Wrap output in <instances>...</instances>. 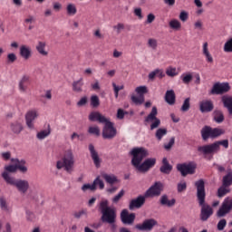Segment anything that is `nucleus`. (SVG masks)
I'll return each mask as SVG.
<instances>
[{
	"label": "nucleus",
	"instance_id": "obj_1",
	"mask_svg": "<svg viewBox=\"0 0 232 232\" xmlns=\"http://www.w3.org/2000/svg\"><path fill=\"white\" fill-rule=\"evenodd\" d=\"M130 155H132L131 164L138 169V171H149L150 168H153V166L157 164V159L155 158H149L142 162V160L150 155L148 150L143 147L132 149ZM140 162L142 163L140 164Z\"/></svg>",
	"mask_w": 232,
	"mask_h": 232
},
{
	"label": "nucleus",
	"instance_id": "obj_2",
	"mask_svg": "<svg viewBox=\"0 0 232 232\" xmlns=\"http://www.w3.org/2000/svg\"><path fill=\"white\" fill-rule=\"evenodd\" d=\"M197 188V197L199 206H201L200 220L206 222L211 215H213V208L209 205H206V187L204 185V179H199L195 182Z\"/></svg>",
	"mask_w": 232,
	"mask_h": 232
},
{
	"label": "nucleus",
	"instance_id": "obj_3",
	"mask_svg": "<svg viewBox=\"0 0 232 232\" xmlns=\"http://www.w3.org/2000/svg\"><path fill=\"white\" fill-rule=\"evenodd\" d=\"M98 210L102 215L101 220L104 224H111V226L117 220V210L110 207L108 199H102L99 203Z\"/></svg>",
	"mask_w": 232,
	"mask_h": 232
},
{
	"label": "nucleus",
	"instance_id": "obj_4",
	"mask_svg": "<svg viewBox=\"0 0 232 232\" xmlns=\"http://www.w3.org/2000/svg\"><path fill=\"white\" fill-rule=\"evenodd\" d=\"M220 146H223L226 150L229 148V141L227 140H218L214 143L202 145L198 147V151L200 155H215L220 151Z\"/></svg>",
	"mask_w": 232,
	"mask_h": 232
},
{
	"label": "nucleus",
	"instance_id": "obj_5",
	"mask_svg": "<svg viewBox=\"0 0 232 232\" xmlns=\"http://www.w3.org/2000/svg\"><path fill=\"white\" fill-rule=\"evenodd\" d=\"M2 177L7 184L14 186L17 191L23 195L27 193L28 189H30V182L26 179H15L14 177H11L10 174H7V172H3Z\"/></svg>",
	"mask_w": 232,
	"mask_h": 232
},
{
	"label": "nucleus",
	"instance_id": "obj_6",
	"mask_svg": "<svg viewBox=\"0 0 232 232\" xmlns=\"http://www.w3.org/2000/svg\"><path fill=\"white\" fill-rule=\"evenodd\" d=\"M73 166H75V158L72 150H66L62 160L56 162L57 169H63L64 168L67 173L73 172Z\"/></svg>",
	"mask_w": 232,
	"mask_h": 232
},
{
	"label": "nucleus",
	"instance_id": "obj_7",
	"mask_svg": "<svg viewBox=\"0 0 232 232\" xmlns=\"http://www.w3.org/2000/svg\"><path fill=\"white\" fill-rule=\"evenodd\" d=\"M226 130L219 128H211L210 126H204L201 129V137L203 140H208V139H217L220 135H224Z\"/></svg>",
	"mask_w": 232,
	"mask_h": 232
},
{
	"label": "nucleus",
	"instance_id": "obj_8",
	"mask_svg": "<svg viewBox=\"0 0 232 232\" xmlns=\"http://www.w3.org/2000/svg\"><path fill=\"white\" fill-rule=\"evenodd\" d=\"M163 188L164 185H162L161 182L157 181L149 189L146 190L144 195L145 197H147V198L159 197L160 196V193H162Z\"/></svg>",
	"mask_w": 232,
	"mask_h": 232
},
{
	"label": "nucleus",
	"instance_id": "obj_9",
	"mask_svg": "<svg viewBox=\"0 0 232 232\" xmlns=\"http://www.w3.org/2000/svg\"><path fill=\"white\" fill-rule=\"evenodd\" d=\"M104 127L102 130V137L103 139H113L115 135H117V130L113 128V123L107 120L104 123Z\"/></svg>",
	"mask_w": 232,
	"mask_h": 232
},
{
	"label": "nucleus",
	"instance_id": "obj_10",
	"mask_svg": "<svg viewBox=\"0 0 232 232\" xmlns=\"http://www.w3.org/2000/svg\"><path fill=\"white\" fill-rule=\"evenodd\" d=\"M231 90V86L227 82H217L213 85L210 93L211 95H222V93H227Z\"/></svg>",
	"mask_w": 232,
	"mask_h": 232
},
{
	"label": "nucleus",
	"instance_id": "obj_11",
	"mask_svg": "<svg viewBox=\"0 0 232 232\" xmlns=\"http://www.w3.org/2000/svg\"><path fill=\"white\" fill-rule=\"evenodd\" d=\"M177 169L181 173L182 177H186V175H193V173H195L197 165L195 163L178 164Z\"/></svg>",
	"mask_w": 232,
	"mask_h": 232
},
{
	"label": "nucleus",
	"instance_id": "obj_12",
	"mask_svg": "<svg viewBox=\"0 0 232 232\" xmlns=\"http://www.w3.org/2000/svg\"><path fill=\"white\" fill-rule=\"evenodd\" d=\"M157 107H152L150 113L145 118V122H152L150 130H155L160 126V120L157 118Z\"/></svg>",
	"mask_w": 232,
	"mask_h": 232
},
{
	"label": "nucleus",
	"instance_id": "obj_13",
	"mask_svg": "<svg viewBox=\"0 0 232 232\" xmlns=\"http://www.w3.org/2000/svg\"><path fill=\"white\" fill-rule=\"evenodd\" d=\"M232 209V198H226L222 203V206L218 210V217H226Z\"/></svg>",
	"mask_w": 232,
	"mask_h": 232
},
{
	"label": "nucleus",
	"instance_id": "obj_14",
	"mask_svg": "<svg viewBox=\"0 0 232 232\" xmlns=\"http://www.w3.org/2000/svg\"><path fill=\"white\" fill-rule=\"evenodd\" d=\"M39 117V111L37 110H31L25 114V122L29 130H34V121Z\"/></svg>",
	"mask_w": 232,
	"mask_h": 232
},
{
	"label": "nucleus",
	"instance_id": "obj_15",
	"mask_svg": "<svg viewBox=\"0 0 232 232\" xmlns=\"http://www.w3.org/2000/svg\"><path fill=\"white\" fill-rule=\"evenodd\" d=\"M157 224V220L150 218L144 220L142 224L136 225L135 227L136 229H139V231H151Z\"/></svg>",
	"mask_w": 232,
	"mask_h": 232
},
{
	"label": "nucleus",
	"instance_id": "obj_16",
	"mask_svg": "<svg viewBox=\"0 0 232 232\" xmlns=\"http://www.w3.org/2000/svg\"><path fill=\"white\" fill-rule=\"evenodd\" d=\"M121 220L122 224L131 226L135 222V213H129L128 209H123L121 213Z\"/></svg>",
	"mask_w": 232,
	"mask_h": 232
},
{
	"label": "nucleus",
	"instance_id": "obj_17",
	"mask_svg": "<svg viewBox=\"0 0 232 232\" xmlns=\"http://www.w3.org/2000/svg\"><path fill=\"white\" fill-rule=\"evenodd\" d=\"M146 195L144 196H139L137 198L132 199L130 202L129 208L130 209H139V208H142L144 206V203L146 202Z\"/></svg>",
	"mask_w": 232,
	"mask_h": 232
},
{
	"label": "nucleus",
	"instance_id": "obj_18",
	"mask_svg": "<svg viewBox=\"0 0 232 232\" xmlns=\"http://www.w3.org/2000/svg\"><path fill=\"white\" fill-rule=\"evenodd\" d=\"M28 86H30V76L24 75L18 83V90L21 93H26Z\"/></svg>",
	"mask_w": 232,
	"mask_h": 232
},
{
	"label": "nucleus",
	"instance_id": "obj_19",
	"mask_svg": "<svg viewBox=\"0 0 232 232\" xmlns=\"http://www.w3.org/2000/svg\"><path fill=\"white\" fill-rule=\"evenodd\" d=\"M89 151L91 153L92 160L96 168H101V158L99 157V152L95 150L93 144L89 145Z\"/></svg>",
	"mask_w": 232,
	"mask_h": 232
},
{
	"label": "nucleus",
	"instance_id": "obj_20",
	"mask_svg": "<svg viewBox=\"0 0 232 232\" xmlns=\"http://www.w3.org/2000/svg\"><path fill=\"white\" fill-rule=\"evenodd\" d=\"M89 121L92 122H100L101 124H104L108 122V118H105L104 115L101 114L99 111L91 112L89 115Z\"/></svg>",
	"mask_w": 232,
	"mask_h": 232
},
{
	"label": "nucleus",
	"instance_id": "obj_21",
	"mask_svg": "<svg viewBox=\"0 0 232 232\" xmlns=\"http://www.w3.org/2000/svg\"><path fill=\"white\" fill-rule=\"evenodd\" d=\"M213 102L211 100H204L199 103V110L201 113H209V111H213Z\"/></svg>",
	"mask_w": 232,
	"mask_h": 232
},
{
	"label": "nucleus",
	"instance_id": "obj_22",
	"mask_svg": "<svg viewBox=\"0 0 232 232\" xmlns=\"http://www.w3.org/2000/svg\"><path fill=\"white\" fill-rule=\"evenodd\" d=\"M20 56L24 61H28L30 57H32V48L28 45H21L20 46Z\"/></svg>",
	"mask_w": 232,
	"mask_h": 232
},
{
	"label": "nucleus",
	"instance_id": "obj_23",
	"mask_svg": "<svg viewBox=\"0 0 232 232\" xmlns=\"http://www.w3.org/2000/svg\"><path fill=\"white\" fill-rule=\"evenodd\" d=\"M35 49L38 52V53L43 57H48V50H46V42L38 41Z\"/></svg>",
	"mask_w": 232,
	"mask_h": 232
},
{
	"label": "nucleus",
	"instance_id": "obj_24",
	"mask_svg": "<svg viewBox=\"0 0 232 232\" xmlns=\"http://www.w3.org/2000/svg\"><path fill=\"white\" fill-rule=\"evenodd\" d=\"M202 54L204 55L207 63H213V55L209 52V44L208 42L203 43Z\"/></svg>",
	"mask_w": 232,
	"mask_h": 232
},
{
	"label": "nucleus",
	"instance_id": "obj_25",
	"mask_svg": "<svg viewBox=\"0 0 232 232\" xmlns=\"http://www.w3.org/2000/svg\"><path fill=\"white\" fill-rule=\"evenodd\" d=\"M171 169H173V166L169 164L168 158H163L162 166L160 167V171H161V173H165V175H169L171 173Z\"/></svg>",
	"mask_w": 232,
	"mask_h": 232
},
{
	"label": "nucleus",
	"instance_id": "obj_26",
	"mask_svg": "<svg viewBox=\"0 0 232 232\" xmlns=\"http://www.w3.org/2000/svg\"><path fill=\"white\" fill-rule=\"evenodd\" d=\"M221 101L224 104V107L227 108L229 114L232 115V96L224 95L222 96Z\"/></svg>",
	"mask_w": 232,
	"mask_h": 232
},
{
	"label": "nucleus",
	"instance_id": "obj_27",
	"mask_svg": "<svg viewBox=\"0 0 232 232\" xmlns=\"http://www.w3.org/2000/svg\"><path fill=\"white\" fill-rule=\"evenodd\" d=\"M176 96H175V91L169 90L167 91L165 93V102L169 104V106H173L175 104Z\"/></svg>",
	"mask_w": 232,
	"mask_h": 232
},
{
	"label": "nucleus",
	"instance_id": "obj_28",
	"mask_svg": "<svg viewBox=\"0 0 232 232\" xmlns=\"http://www.w3.org/2000/svg\"><path fill=\"white\" fill-rule=\"evenodd\" d=\"M102 179H104L105 182H107V184H117V182H119V179H117V176L113 175V174H106V173H102Z\"/></svg>",
	"mask_w": 232,
	"mask_h": 232
},
{
	"label": "nucleus",
	"instance_id": "obj_29",
	"mask_svg": "<svg viewBox=\"0 0 232 232\" xmlns=\"http://www.w3.org/2000/svg\"><path fill=\"white\" fill-rule=\"evenodd\" d=\"M175 198L169 199L167 195H163L160 198V204L161 206H167L168 208H173L175 206Z\"/></svg>",
	"mask_w": 232,
	"mask_h": 232
},
{
	"label": "nucleus",
	"instance_id": "obj_30",
	"mask_svg": "<svg viewBox=\"0 0 232 232\" xmlns=\"http://www.w3.org/2000/svg\"><path fill=\"white\" fill-rule=\"evenodd\" d=\"M82 86H84V82H82V78H80L78 81H74L72 82V92H76L77 93H81V92H82Z\"/></svg>",
	"mask_w": 232,
	"mask_h": 232
},
{
	"label": "nucleus",
	"instance_id": "obj_31",
	"mask_svg": "<svg viewBox=\"0 0 232 232\" xmlns=\"http://www.w3.org/2000/svg\"><path fill=\"white\" fill-rule=\"evenodd\" d=\"M50 133H52V130L50 129V125H48L46 130H43L37 132L36 139H38V140H44V139H46Z\"/></svg>",
	"mask_w": 232,
	"mask_h": 232
},
{
	"label": "nucleus",
	"instance_id": "obj_32",
	"mask_svg": "<svg viewBox=\"0 0 232 232\" xmlns=\"http://www.w3.org/2000/svg\"><path fill=\"white\" fill-rule=\"evenodd\" d=\"M169 28H171V30H175L176 32H179V30L182 28V24H180V21L177 19H172L169 21Z\"/></svg>",
	"mask_w": 232,
	"mask_h": 232
},
{
	"label": "nucleus",
	"instance_id": "obj_33",
	"mask_svg": "<svg viewBox=\"0 0 232 232\" xmlns=\"http://www.w3.org/2000/svg\"><path fill=\"white\" fill-rule=\"evenodd\" d=\"M179 79L182 81L183 84H189L193 81V74L191 72H184L179 76Z\"/></svg>",
	"mask_w": 232,
	"mask_h": 232
},
{
	"label": "nucleus",
	"instance_id": "obj_34",
	"mask_svg": "<svg viewBox=\"0 0 232 232\" xmlns=\"http://www.w3.org/2000/svg\"><path fill=\"white\" fill-rule=\"evenodd\" d=\"M130 100L132 101V102L134 104H136V106H140L141 104H144V95H134L132 94L130 96Z\"/></svg>",
	"mask_w": 232,
	"mask_h": 232
},
{
	"label": "nucleus",
	"instance_id": "obj_35",
	"mask_svg": "<svg viewBox=\"0 0 232 232\" xmlns=\"http://www.w3.org/2000/svg\"><path fill=\"white\" fill-rule=\"evenodd\" d=\"M213 115L215 122H217L218 124L224 122V113L222 112V111H214Z\"/></svg>",
	"mask_w": 232,
	"mask_h": 232
},
{
	"label": "nucleus",
	"instance_id": "obj_36",
	"mask_svg": "<svg viewBox=\"0 0 232 232\" xmlns=\"http://www.w3.org/2000/svg\"><path fill=\"white\" fill-rule=\"evenodd\" d=\"M11 130L15 135H19L23 131V125L19 122H14L11 124Z\"/></svg>",
	"mask_w": 232,
	"mask_h": 232
},
{
	"label": "nucleus",
	"instance_id": "obj_37",
	"mask_svg": "<svg viewBox=\"0 0 232 232\" xmlns=\"http://www.w3.org/2000/svg\"><path fill=\"white\" fill-rule=\"evenodd\" d=\"M12 162H14V165L5 166L4 173H15V171H17V161H15V160L13 159Z\"/></svg>",
	"mask_w": 232,
	"mask_h": 232
},
{
	"label": "nucleus",
	"instance_id": "obj_38",
	"mask_svg": "<svg viewBox=\"0 0 232 232\" xmlns=\"http://www.w3.org/2000/svg\"><path fill=\"white\" fill-rule=\"evenodd\" d=\"M14 162H16V168L17 169H19V171H21V173H26V171H28V168H26V166H24L25 161L24 160H19L17 159L14 160Z\"/></svg>",
	"mask_w": 232,
	"mask_h": 232
},
{
	"label": "nucleus",
	"instance_id": "obj_39",
	"mask_svg": "<svg viewBox=\"0 0 232 232\" xmlns=\"http://www.w3.org/2000/svg\"><path fill=\"white\" fill-rule=\"evenodd\" d=\"M166 135H168V130L160 128L156 130L155 137L157 140H162V139L166 137Z\"/></svg>",
	"mask_w": 232,
	"mask_h": 232
},
{
	"label": "nucleus",
	"instance_id": "obj_40",
	"mask_svg": "<svg viewBox=\"0 0 232 232\" xmlns=\"http://www.w3.org/2000/svg\"><path fill=\"white\" fill-rule=\"evenodd\" d=\"M232 184V171L229 170L226 176L223 177V186L229 188Z\"/></svg>",
	"mask_w": 232,
	"mask_h": 232
},
{
	"label": "nucleus",
	"instance_id": "obj_41",
	"mask_svg": "<svg viewBox=\"0 0 232 232\" xmlns=\"http://www.w3.org/2000/svg\"><path fill=\"white\" fill-rule=\"evenodd\" d=\"M68 15H75L77 14V7L75 4L70 3L66 6Z\"/></svg>",
	"mask_w": 232,
	"mask_h": 232
},
{
	"label": "nucleus",
	"instance_id": "obj_42",
	"mask_svg": "<svg viewBox=\"0 0 232 232\" xmlns=\"http://www.w3.org/2000/svg\"><path fill=\"white\" fill-rule=\"evenodd\" d=\"M147 46L150 48V50H157L159 47V42L155 38H150L147 42Z\"/></svg>",
	"mask_w": 232,
	"mask_h": 232
},
{
	"label": "nucleus",
	"instance_id": "obj_43",
	"mask_svg": "<svg viewBox=\"0 0 232 232\" xmlns=\"http://www.w3.org/2000/svg\"><path fill=\"white\" fill-rule=\"evenodd\" d=\"M229 193V188L227 186L222 185L218 189V197L222 198L225 197V195H227Z\"/></svg>",
	"mask_w": 232,
	"mask_h": 232
},
{
	"label": "nucleus",
	"instance_id": "obj_44",
	"mask_svg": "<svg viewBox=\"0 0 232 232\" xmlns=\"http://www.w3.org/2000/svg\"><path fill=\"white\" fill-rule=\"evenodd\" d=\"M166 75H168V77H177V75H179V72L175 67H169L166 70Z\"/></svg>",
	"mask_w": 232,
	"mask_h": 232
},
{
	"label": "nucleus",
	"instance_id": "obj_45",
	"mask_svg": "<svg viewBox=\"0 0 232 232\" xmlns=\"http://www.w3.org/2000/svg\"><path fill=\"white\" fill-rule=\"evenodd\" d=\"M88 131L91 135H95L96 137L101 135V129H99L97 126L89 127Z\"/></svg>",
	"mask_w": 232,
	"mask_h": 232
},
{
	"label": "nucleus",
	"instance_id": "obj_46",
	"mask_svg": "<svg viewBox=\"0 0 232 232\" xmlns=\"http://www.w3.org/2000/svg\"><path fill=\"white\" fill-rule=\"evenodd\" d=\"M175 146V137H171L169 139V141L168 143H165L163 148L166 150V151H169Z\"/></svg>",
	"mask_w": 232,
	"mask_h": 232
},
{
	"label": "nucleus",
	"instance_id": "obj_47",
	"mask_svg": "<svg viewBox=\"0 0 232 232\" xmlns=\"http://www.w3.org/2000/svg\"><path fill=\"white\" fill-rule=\"evenodd\" d=\"M99 104H101V102L99 100V96L92 95L91 97V106H92V108H97L99 106Z\"/></svg>",
	"mask_w": 232,
	"mask_h": 232
},
{
	"label": "nucleus",
	"instance_id": "obj_48",
	"mask_svg": "<svg viewBox=\"0 0 232 232\" xmlns=\"http://www.w3.org/2000/svg\"><path fill=\"white\" fill-rule=\"evenodd\" d=\"M224 52L229 53L232 52V38L228 39L224 44Z\"/></svg>",
	"mask_w": 232,
	"mask_h": 232
},
{
	"label": "nucleus",
	"instance_id": "obj_49",
	"mask_svg": "<svg viewBox=\"0 0 232 232\" xmlns=\"http://www.w3.org/2000/svg\"><path fill=\"white\" fill-rule=\"evenodd\" d=\"M135 92L138 95H144V93H148V87L146 85L139 86L135 89Z\"/></svg>",
	"mask_w": 232,
	"mask_h": 232
},
{
	"label": "nucleus",
	"instance_id": "obj_50",
	"mask_svg": "<svg viewBox=\"0 0 232 232\" xmlns=\"http://www.w3.org/2000/svg\"><path fill=\"white\" fill-rule=\"evenodd\" d=\"M93 184H94V188H97V186H99L101 189H104V181H102V179H101L100 177H97L94 179Z\"/></svg>",
	"mask_w": 232,
	"mask_h": 232
},
{
	"label": "nucleus",
	"instance_id": "obj_51",
	"mask_svg": "<svg viewBox=\"0 0 232 232\" xmlns=\"http://www.w3.org/2000/svg\"><path fill=\"white\" fill-rule=\"evenodd\" d=\"M124 197V189H121L115 197L112 198L113 204H117Z\"/></svg>",
	"mask_w": 232,
	"mask_h": 232
},
{
	"label": "nucleus",
	"instance_id": "obj_52",
	"mask_svg": "<svg viewBox=\"0 0 232 232\" xmlns=\"http://www.w3.org/2000/svg\"><path fill=\"white\" fill-rule=\"evenodd\" d=\"M17 61V56L15 55V53H11L7 54V63L8 64H13V63Z\"/></svg>",
	"mask_w": 232,
	"mask_h": 232
},
{
	"label": "nucleus",
	"instance_id": "obj_53",
	"mask_svg": "<svg viewBox=\"0 0 232 232\" xmlns=\"http://www.w3.org/2000/svg\"><path fill=\"white\" fill-rule=\"evenodd\" d=\"M189 108H190L189 98H186L181 106V111H188Z\"/></svg>",
	"mask_w": 232,
	"mask_h": 232
},
{
	"label": "nucleus",
	"instance_id": "obj_54",
	"mask_svg": "<svg viewBox=\"0 0 232 232\" xmlns=\"http://www.w3.org/2000/svg\"><path fill=\"white\" fill-rule=\"evenodd\" d=\"M125 26L122 23H118L116 25L113 26V30H115L116 34H121L122 30H124Z\"/></svg>",
	"mask_w": 232,
	"mask_h": 232
},
{
	"label": "nucleus",
	"instance_id": "obj_55",
	"mask_svg": "<svg viewBox=\"0 0 232 232\" xmlns=\"http://www.w3.org/2000/svg\"><path fill=\"white\" fill-rule=\"evenodd\" d=\"M82 189L83 191H88V189H90L91 191H95V185H94V183H92V184H90V183L84 184V185L82 187Z\"/></svg>",
	"mask_w": 232,
	"mask_h": 232
},
{
	"label": "nucleus",
	"instance_id": "obj_56",
	"mask_svg": "<svg viewBox=\"0 0 232 232\" xmlns=\"http://www.w3.org/2000/svg\"><path fill=\"white\" fill-rule=\"evenodd\" d=\"M24 24H33V23H35V16L34 15H28L27 18L24 21Z\"/></svg>",
	"mask_w": 232,
	"mask_h": 232
},
{
	"label": "nucleus",
	"instance_id": "obj_57",
	"mask_svg": "<svg viewBox=\"0 0 232 232\" xmlns=\"http://www.w3.org/2000/svg\"><path fill=\"white\" fill-rule=\"evenodd\" d=\"M134 15L138 17V19H142L144 16L142 15V9L140 7H137L134 9Z\"/></svg>",
	"mask_w": 232,
	"mask_h": 232
},
{
	"label": "nucleus",
	"instance_id": "obj_58",
	"mask_svg": "<svg viewBox=\"0 0 232 232\" xmlns=\"http://www.w3.org/2000/svg\"><path fill=\"white\" fill-rule=\"evenodd\" d=\"M188 188V185L186 182L179 183L178 184V192L182 193L186 188Z\"/></svg>",
	"mask_w": 232,
	"mask_h": 232
},
{
	"label": "nucleus",
	"instance_id": "obj_59",
	"mask_svg": "<svg viewBox=\"0 0 232 232\" xmlns=\"http://www.w3.org/2000/svg\"><path fill=\"white\" fill-rule=\"evenodd\" d=\"M226 219H221L218 223V231H223L224 227H226Z\"/></svg>",
	"mask_w": 232,
	"mask_h": 232
},
{
	"label": "nucleus",
	"instance_id": "obj_60",
	"mask_svg": "<svg viewBox=\"0 0 232 232\" xmlns=\"http://www.w3.org/2000/svg\"><path fill=\"white\" fill-rule=\"evenodd\" d=\"M153 21H155V14L150 13L147 15L146 24H151V23H153Z\"/></svg>",
	"mask_w": 232,
	"mask_h": 232
},
{
	"label": "nucleus",
	"instance_id": "obj_61",
	"mask_svg": "<svg viewBox=\"0 0 232 232\" xmlns=\"http://www.w3.org/2000/svg\"><path fill=\"white\" fill-rule=\"evenodd\" d=\"M179 19L180 21H182L183 23H186V21H188V13L186 11H182L179 14Z\"/></svg>",
	"mask_w": 232,
	"mask_h": 232
},
{
	"label": "nucleus",
	"instance_id": "obj_62",
	"mask_svg": "<svg viewBox=\"0 0 232 232\" xmlns=\"http://www.w3.org/2000/svg\"><path fill=\"white\" fill-rule=\"evenodd\" d=\"M159 72H160L159 69H155L154 71L150 72L149 73V79L150 81H153V79H155V77H157V73H159Z\"/></svg>",
	"mask_w": 232,
	"mask_h": 232
},
{
	"label": "nucleus",
	"instance_id": "obj_63",
	"mask_svg": "<svg viewBox=\"0 0 232 232\" xmlns=\"http://www.w3.org/2000/svg\"><path fill=\"white\" fill-rule=\"evenodd\" d=\"M86 102H88V98L84 96L77 102V106H85Z\"/></svg>",
	"mask_w": 232,
	"mask_h": 232
},
{
	"label": "nucleus",
	"instance_id": "obj_64",
	"mask_svg": "<svg viewBox=\"0 0 232 232\" xmlns=\"http://www.w3.org/2000/svg\"><path fill=\"white\" fill-rule=\"evenodd\" d=\"M86 215V210H80L78 212H74L73 216L75 218H81V217Z\"/></svg>",
	"mask_w": 232,
	"mask_h": 232
}]
</instances>
